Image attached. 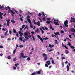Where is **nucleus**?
Returning a JSON list of instances; mask_svg holds the SVG:
<instances>
[{"label":"nucleus","instance_id":"1","mask_svg":"<svg viewBox=\"0 0 75 75\" xmlns=\"http://www.w3.org/2000/svg\"><path fill=\"white\" fill-rule=\"evenodd\" d=\"M20 57V58H27L28 57L27 56H24V53L21 52Z\"/></svg>","mask_w":75,"mask_h":75},{"label":"nucleus","instance_id":"2","mask_svg":"<svg viewBox=\"0 0 75 75\" xmlns=\"http://www.w3.org/2000/svg\"><path fill=\"white\" fill-rule=\"evenodd\" d=\"M33 22H34V24L35 25H38V26H40V21H38L37 23L35 22V20H33Z\"/></svg>","mask_w":75,"mask_h":75},{"label":"nucleus","instance_id":"3","mask_svg":"<svg viewBox=\"0 0 75 75\" xmlns=\"http://www.w3.org/2000/svg\"><path fill=\"white\" fill-rule=\"evenodd\" d=\"M10 11L11 12V15L12 16H13L14 14H15V12H14V11L13 10H11L10 9H9V11H8V12L9 13H10Z\"/></svg>","mask_w":75,"mask_h":75},{"label":"nucleus","instance_id":"4","mask_svg":"<svg viewBox=\"0 0 75 75\" xmlns=\"http://www.w3.org/2000/svg\"><path fill=\"white\" fill-rule=\"evenodd\" d=\"M68 20H66L64 22V25L66 27H68Z\"/></svg>","mask_w":75,"mask_h":75},{"label":"nucleus","instance_id":"5","mask_svg":"<svg viewBox=\"0 0 75 75\" xmlns=\"http://www.w3.org/2000/svg\"><path fill=\"white\" fill-rule=\"evenodd\" d=\"M54 23L55 25H60L58 23V20H54Z\"/></svg>","mask_w":75,"mask_h":75},{"label":"nucleus","instance_id":"6","mask_svg":"<svg viewBox=\"0 0 75 75\" xmlns=\"http://www.w3.org/2000/svg\"><path fill=\"white\" fill-rule=\"evenodd\" d=\"M71 20H70V22H74V23H75V18H73L72 17L71 18Z\"/></svg>","mask_w":75,"mask_h":75},{"label":"nucleus","instance_id":"7","mask_svg":"<svg viewBox=\"0 0 75 75\" xmlns=\"http://www.w3.org/2000/svg\"><path fill=\"white\" fill-rule=\"evenodd\" d=\"M43 15L44 16H45V14H44V13L42 12L41 13H39V14H38V16H41V15Z\"/></svg>","mask_w":75,"mask_h":75},{"label":"nucleus","instance_id":"8","mask_svg":"<svg viewBox=\"0 0 75 75\" xmlns=\"http://www.w3.org/2000/svg\"><path fill=\"white\" fill-rule=\"evenodd\" d=\"M19 34H20V37H23L22 35H24V34L22 33V32H21V31H19Z\"/></svg>","mask_w":75,"mask_h":75},{"label":"nucleus","instance_id":"9","mask_svg":"<svg viewBox=\"0 0 75 75\" xmlns=\"http://www.w3.org/2000/svg\"><path fill=\"white\" fill-rule=\"evenodd\" d=\"M42 28V29H43V30H45V29L46 30H48V29L46 27H45V28L44 27H42V26H41Z\"/></svg>","mask_w":75,"mask_h":75},{"label":"nucleus","instance_id":"10","mask_svg":"<svg viewBox=\"0 0 75 75\" xmlns=\"http://www.w3.org/2000/svg\"><path fill=\"white\" fill-rule=\"evenodd\" d=\"M54 34L56 35H60V34H59V32H57L56 33L55 32Z\"/></svg>","mask_w":75,"mask_h":75},{"label":"nucleus","instance_id":"11","mask_svg":"<svg viewBox=\"0 0 75 75\" xmlns=\"http://www.w3.org/2000/svg\"><path fill=\"white\" fill-rule=\"evenodd\" d=\"M35 31L36 32V33H40V30H39V29L37 28V30H35Z\"/></svg>","mask_w":75,"mask_h":75},{"label":"nucleus","instance_id":"12","mask_svg":"<svg viewBox=\"0 0 75 75\" xmlns=\"http://www.w3.org/2000/svg\"><path fill=\"white\" fill-rule=\"evenodd\" d=\"M54 46V45H51V44H49L48 47H50V48H52Z\"/></svg>","mask_w":75,"mask_h":75},{"label":"nucleus","instance_id":"13","mask_svg":"<svg viewBox=\"0 0 75 75\" xmlns=\"http://www.w3.org/2000/svg\"><path fill=\"white\" fill-rule=\"evenodd\" d=\"M44 59L45 60V61H47L48 59V57L47 56L45 57L44 58Z\"/></svg>","mask_w":75,"mask_h":75},{"label":"nucleus","instance_id":"14","mask_svg":"<svg viewBox=\"0 0 75 75\" xmlns=\"http://www.w3.org/2000/svg\"><path fill=\"white\" fill-rule=\"evenodd\" d=\"M24 35L25 36H28V33H24Z\"/></svg>","mask_w":75,"mask_h":75},{"label":"nucleus","instance_id":"15","mask_svg":"<svg viewBox=\"0 0 75 75\" xmlns=\"http://www.w3.org/2000/svg\"><path fill=\"white\" fill-rule=\"evenodd\" d=\"M50 29H51V30H54V28H53L52 27V26H51V25H50Z\"/></svg>","mask_w":75,"mask_h":75},{"label":"nucleus","instance_id":"16","mask_svg":"<svg viewBox=\"0 0 75 75\" xmlns=\"http://www.w3.org/2000/svg\"><path fill=\"white\" fill-rule=\"evenodd\" d=\"M69 66H68V65L66 66V68H67V71H69Z\"/></svg>","mask_w":75,"mask_h":75},{"label":"nucleus","instance_id":"17","mask_svg":"<svg viewBox=\"0 0 75 75\" xmlns=\"http://www.w3.org/2000/svg\"><path fill=\"white\" fill-rule=\"evenodd\" d=\"M41 70H40L37 72L36 73L37 74H41Z\"/></svg>","mask_w":75,"mask_h":75},{"label":"nucleus","instance_id":"18","mask_svg":"<svg viewBox=\"0 0 75 75\" xmlns=\"http://www.w3.org/2000/svg\"><path fill=\"white\" fill-rule=\"evenodd\" d=\"M65 52L66 54H68L69 53V51L67 50H65Z\"/></svg>","mask_w":75,"mask_h":75},{"label":"nucleus","instance_id":"19","mask_svg":"<svg viewBox=\"0 0 75 75\" xmlns=\"http://www.w3.org/2000/svg\"><path fill=\"white\" fill-rule=\"evenodd\" d=\"M71 31H72V32H74V33H75V29H74V28H72L71 29Z\"/></svg>","mask_w":75,"mask_h":75},{"label":"nucleus","instance_id":"20","mask_svg":"<svg viewBox=\"0 0 75 75\" xmlns=\"http://www.w3.org/2000/svg\"><path fill=\"white\" fill-rule=\"evenodd\" d=\"M40 30L42 32V34H44V31H43V30H42V28H40Z\"/></svg>","mask_w":75,"mask_h":75},{"label":"nucleus","instance_id":"21","mask_svg":"<svg viewBox=\"0 0 75 75\" xmlns=\"http://www.w3.org/2000/svg\"><path fill=\"white\" fill-rule=\"evenodd\" d=\"M50 22H51V21H46V23L48 24H50Z\"/></svg>","mask_w":75,"mask_h":75},{"label":"nucleus","instance_id":"22","mask_svg":"<svg viewBox=\"0 0 75 75\" xmlns=\"http://www.w3.org/2000/svg\"><path fill=\"white\" fill-rule=\"evenodd\" d=\"M47 54H45V53H43L42 54V56L44 57H47Z\"/></svg>","mask_w":75,"mask_h":75},{"label":"nucleus","instance_id":"23","mask_svg":"<svg viewBox=\"0 0 75 75\" xmlns=\"http://www.w3.org/2000/svg\"><path fill=\"white\" fill-rule=\"evenodd\" d=\"M27 20L29 23H31V20L29 19H27Z\"/></svg>","mask_w":75,"mask_h":75},{"label":"nucleus","instance_id":"24","mask_svg":"<svg viewBox=\"0 0 75 75\" xmlns=\"http://www.w3.org/2000/svg\"><path fill=\"white\" fill-rule=\"evenodd\" d=\"M8 33V30H7L6 32L4 34V35L5 36H6L7 35V33Z\"/></svg>","mask_w":75,"mask_h":75},{"label":"nucleus","instance_id":"25","mask_svg":"<svg viewBox=\"0 0 75 75\" xmlns=\"http://www.w3.org/2000/svg\"><path fill=\"white\" fill-rule=\"evenodd\" d=\"M19 40L20 41H23V37H20L19 38Z\"/></svg>","mask_w":75,"mask_h":75},{"label":"nucleus","instance_id":"26","mask_svg":"<svg viewBox=\"0 0 75 75\" xmlns=\"http://www.w3.org/2000/svg\"><path fill=\"white\" fill-rule=\"evenodd\" d=\"M30 28H33V24H32V23H30Z\"/></svg>","mask_w":75,"mask_h":75},{"label":"nucleus","instance_id":"27","mask_svg":"<svg viewBox=\"0 0 75 75\" xmlns=\"http://www.w3.org/2000/svg\"><path fill=\"white\" fill-rule=\"evenodd\" d=\"M11 22H12V23H16V21H14V20H11Z\"/></svg>","mask_w":75,"mask_h":75},{"label":"nucleus","instance_id":"28","mask_svg":"<svg viewBox=\"0 0 75 75\" xmlns=\"http://www.w3.org/2000/svg\"><path fill=\"white\" fill-rule=\"evenodd\" d=\"M39 39L40 41H41L42 43L44 42V41H43V39H42V38H40Z\"/></svg>","mask_w":75,"mask_h":75},{"label":"nucleus","instance_id":"29","mask_svg":"<svg viewBox=\"0 0 75 75\" xmlns=\"http://www.w3.org/2000/svg\"><path fill=\"white\" fill-rule=\"evenodd\" d=\"M37 74V73L36 72H34L31 74V75H35Z\"/></svg>","mask_w":75,"mask_h":75},{"label":"nucleus","instance_id":"30","mask_svg":"<svg viewBox=\"0 0 75 75\" xmlns=\"http://www.w3.org/2000/svg\"><path fill=\"white\" fill-rule=\"evenodd\" d=\"M13 33H17V31H16V30H15L14 29H13Z\"/></svg>","mask_w":75,"mask_h":75},{"label":"nucleus","instance_id":"31","mask_svg":"<svg viewBox=\"0 0 75 75\" xmlns=\"http://www.w3.org/2000/svg\"><path fill=\"white\" fill-rule=\"evenodd\" d=\"M51 62L52 64H55L54 63V61L53 59L52 60Z\"/></svg>","mask_w":75,"mask_h":75},{"label":"nucleus","instance_id":"32","mask_svg":"<svg viewBox=\"0 0 75 75\" xmlns=\"http://www.w3.org/2000/svg\"><path fill=\"white\" fill-rule=\"evenodd\" d=\"M54 41H55V44H58V41L56 40H55Z\"/></svg>","mask_w":75,"mask_h":75},{"label":"nucleus","instance_id":"33","mask_svg":"<svg viewBox=\"0 0 75 75\" xmlns=\"http://www.w3.org/2000/svg\"><path fill=\"white\" fill-rule=\"evenodd\" d=\"M43 40H48V38L47 37H46L45 38H43Z\"/></svg>","mask_w":75,"mask_h":75},{"label":"nucleus","instance_id":"34","mask_svg":"<svg viewBox=\"0 0 75 75\" xmlns=\"http://www.w3.org/2000/svg\"><path fill=\"white\" fill-rule=\"evenodd\" d=\"M46 19V18L45 17H44L43 18H42V19L43 21H46V20L45 19Z\"/></svg>","mask_w":75,"mask_h":75},{"label":"nucleus","instance_id":"35","mask_svg":"<svg viewBox=\"0 0 75 75\" xmlns=\"http://www.w3.org/2000/svg\"><path fill=\"white\" fill-rule=\"evenodd\" d=\"M70 48L72 49H74L75 48V47L72 46H70Z\"/></svg>","mask_w":75,"mask_h":75},{"label":"nucleus","instance_id":"36","mask_svg":"<svg viewBox=\"0 0 75 75\" xmlns=\"http://www.w3.org/2000/svg\"><path fill=\"white\" fill-rule=\"evenodd\" d=\"M2 8H4V7L3 6H1V5H0V9H2Z\"/></svg>","mask_w":75,"mask_h":75},{"label":"nucleus","instance_id":"37","mask_svg":"<svg viewBox=\"0 0 75 75\" xmlns=\"http://www.w3.org/2000/svg\"><path fill=\"white\" fill-rule=\"evenodd\" d=\"M29 18H30V16L28 15L27 16V19H29Z\"/></svg>","mask_w":75,"mask_h":75},{"label":"nucleus","instance_id":"38","mask_svg":"<svg viewBox=\"0 0 75 75\" xmlns=\"http://www.w3.org/2000/svg\"><path fill=\"white\" fill-rule=\"evenodd\" d=\"M26 29H27V30H28V26H26V27H25V28H24V30H25Z\"/></svg>","mask_w":75,"mask_h":75},{"label":"nucleus","instance_id":"39","mask_svg":"<svg viewBox=\"0 0 75 75\" xmlns=\"http://www.w3.org/2000/svg\"><path fill=\"white\" fill-rule=\"evenodd\" d=\"M19 16L20 17V18H23L24 17V16H23L22 15H19Z\"/></svg>","mask_w":75,"mask_h":75},{"label":"nucleus","instance_id":"40","mask_svg":"<svg viewBox=\"0 0 75 75\" xmlns=\"http://www.w3.org/2000/svg\"><path fill=\"white\" fill-rule=\"evenodd\" d=\"M7 58L9 59H11V57H10V56H9L8 57H7Z\"/></svg>","mask_w":75,"mask_h":75},{"label":"nucleus","instance_id":"41","mask_svg":"<svg viewBox=\"0 0 75 75\" xmlns=\"http://www.w3.org/2000/svg\"><path fill=\"white\" fill-rule=\"evenodd\" d=\"M10 22H7V25L8 26H10Z\"/></svg>","mask_w":75,"mask_h":75},{"label":"nucleus","instance_id":"42","mask_svg":"<svg viewBox=\"0 0 75 75\" xmlns=\"http://www.w3.org/2000/svg\"><path fill=\"white\" fill-rule=\"evenodd\" d=\"M14 11H15V12H16V14H18V12L16 11V10H14Z\"/></svg>","mask_w":75,"mask_h":75},{"label":"nucleus","instance_id":"43","mask_svg":"<svg viewBox=\"0 0 75 75\" xmlns=\"http://www.w3.org/2000/svg\"><path fill=\"white\" fill-rule=\"evenodd\" d=\"M20 48H23V45H21L19 46Z\"/></svg>","mask_w":75,"mask_h":75},{"label":"nucleus","instance_id":"44","mask_svg":"<svg viewBox=\"0 0 75 75\" xmlns=\"http://www.w3.org/2000/svg\"><path fill=\"white\" fill-rule=\"evenodd\" d=\"M62 60H63V59H65V57H62Z\"/></svg>","mask_w":75,"mask_h":75},{"label":"nucleus","instance_id":"45","mask_svg":"<svg viewBox=\"0 0 75 75\" xmlns=\"http://www.w3.org/2000/svg\"><path fill=\"white\" fill-rule=\"evenodd\" d=\"M64 47L65 48H66V49H68V47L66 46V45H64Z\"/></svg>","mask_w":75,"mask_h":75},{"label":"nucleus","instance_id":"46","mask_svg":"<svg viewBox=\"0 0 75 75\" xmlns=\"http://www.w3.org/2000/svg\"><path fill=\"white\" fill-rule=\"evenodd\" d=\"M16 49H15L13 51V52L14 54H15V53L16 52Z\"/></svg>","mask_w":75,"mask_h":75},{"label":"nucleus","instance_id":"47","mask_svg":"<svg viewBox=\"0 0 75 75\" xmlns=\"http://www.w3.org/2000/svg\"><path fill=\"white\" fill-rule=\"evenodd\" d=\"M3 14L1 13V12H0V16H3Z\"/></svg>","mask_w":75,"mask_h":75},{"label":"nucleus","instance_id":"48","mask_svg":"<svg viewBox=\"0 0 75 75\" xmlns=\"http://www.w3.org/2000/svg\"><path fill=\"white\" fill-rule=\"evenodd\" d=\"M27 60H28V61H30V57H28L27 58Z\"/></svg>","mask_w":75,"mask_h":75},{"label":"nucleus","instance_id":"49","mask_svg":"<svg viewBox=\"0 0 75 75\" xmlns=\"http://www.w3.org/2000/svg\"><path fill=\"white\" fill-rule=\"evenodd\" d=\"M20 19L21 21H23V18H20Z\"/></svg>","mask_w":75,"mask_h":75},{"label":"nucleus","instance_id":"50","mask_svg":"<svg viewBox=\"0 0 75 75\" xmlns=\"http://www.w3.org/2000/svg\"><path fill=\"white\" fill-rule=\"evenodd\" d=\"M51 20V18H47V20Z\"/></svg>","mask_w":75,"mask_h":75},{"label":"nucleus","instance_id":"51","mask_svg":"<svg viewBox=\"0 0 75 75\" xmlns=\"http://www.w3.org/2000/svg\"><path fill=\"white\" fill-rule=\"evenodd\" d=\"M68 45L70 46V45H71V43H70V42H69Z\"/></svg>","mask_w":75,"mask_h":75},{"label":"nucleus","instance_id":"52","mask_svg":"<svg viewBox=\"0 0 75 75\" xmlns=\"http://www.w3.org/2000/svg\"><path fill=\"white\" fill-rule=\"evenodd\" d=\"M17 60V59H16V58H15L14 59H13L14 61H15Z\"/></svg>","mask_w":75,"mask_h":75},{"label":"nucleus","instance_id":"53","mask_svg":"<svg viewBox=\"0 0 75 75\" xmlns=\"http://www.w3.org/2000/svg\"><path fill=\"white\" fill-rule=\"evenodd\" d=\"M12 33V32H11V31H9L10 34L11 35Z\"/></svg>","mask_w":75,"mask_h":75},{"label":"nucleus","instance_id":"54","mask_svg":"<svg viewBox=\"0 0 75 75\" xmlns=\"http://www.w3.org/2000/svg\"><path fill=\"white\" fill-rule=\"evenodd\" d=\"M45 66L46 67H48V64H45Z\"/></svg>","mask_w":75,"mask_h":75},{"label":"nucleus","instance_id":"55","mask_svg":"<svg viewBox=\"0 0 75 75\" xmlns=\"http://www.w3.org/2000/svg\"><path fill=\"white\" fill-rule=\"evenodd\" d=\"M25 27V25H22V28H24V27Z\"/></svg>","mask_w":75,"mask_h":75},{"label":"nucleus","instance_id":"56","mask_svg":"<svg viewBox=\"0 0 75 75\" xmlns=\"http://www.w3.org/2000/svg\"><path fill=\"white\" fill-rule=\"evenodd\" d=\"M7 40H8V41H9V40H11V38H9L7 39Z\"/></svg>","mask_w":75,"mask_h":75},{"label":"nucleus","instance_id":"57","mask_svg":"<svg viewBox=\"0 0 75 75\" xmlns=\"http://www.w3.org/2000/svg\"><path fill=\"white\" fill-rule=\"evenodd\" d=\"M7 25V23H5L3 25H4V26H5V25Z\"/></svg>","mask_w":75,"mask_h":75},{"label":"nucleus","instance_id":"58","mask_svg":"<svg viewBox=\"0 0 75 75\" xmlns=\"http://www.w3.org/2000/svg\"><path fill=\"white\" fill-rule=\"evenodd\" d=\"M2 30H3V31H6V30L5 29H4V28H3Z\"/></svg>","mask_w":75,"mask_h":75},{"label":"nucleus","instance_id":"59","mask_svg":"<svg viewBox=\"0 0 75 75\" xmlns=\"http://www.w3.org/2000/svg\"><path fill=\"white\" fill-rule=\"evenodd\" d=\"M31 33L33 35V34H34V32L33 31H32L31 32Z\"/></svg>","mask_w":75,"mask_h":75},{"label":"nucleus","instance_id":"60","mask_svg":"<svg viewBox=\"0 0 75 75\" xmlns=\"http://www.w3.org/2000/svg\"><path fill=\"white\" fill-rule=\"evenodd\" d=\"M3 55V54L1 53V54H0V56H1V57H2Z\"/></svg>","mask_w":75,"mask_h":75},{"label":"nucleus","instance_id":"61","mask_svg":"<svg viewBox=\"0 0 75 75\" xmlns=\"http://www.w3.org/2000/svg\"><path fill=\"white\" fill-rule=\"evenodd\" d=\"M5 10H7V7H5V8H4Z\"/></svg>","mask_w":75,"mask_h":75},{"label":"nucleus","instance_id":"62","mask_svg":"<svg viewBox=\"0 0 75 75\" xmlns=\"http://www.w3.org/2000/svg\"><path fill=\"white\" fill-rule=\"evenodd\" d=\"M38 38H39V39L40 38H41V37H40V35H38Z\"/></svg>","mask_w":75,"mask_h":75},{"label":"nucleus","instance_id":"63","mask_svg":"<svg viewBox=\"0 0 75 75\" xmlns=\"http://www.w3.org/2000/svg\"><path fill=\"white\" fill-rule=\"evenodd\" d=\"M10 21V20L8 19L7 20V23H10L9 22Z\"/></svg>","mask_w":75,"mask_h":75},{"label":"nucleus","instance_id":"64","mask_svg":"<svg viewBox=\"0 0 75 75\" xmlns=\"http://www.w3.org/2000/svg\"><path fill=\"white\" fill-rule=\"evenodd\" d=\"M62 67H64V63H62Z\"/></svg>","mask_w":75,"mask_h":75}]
</instances>
